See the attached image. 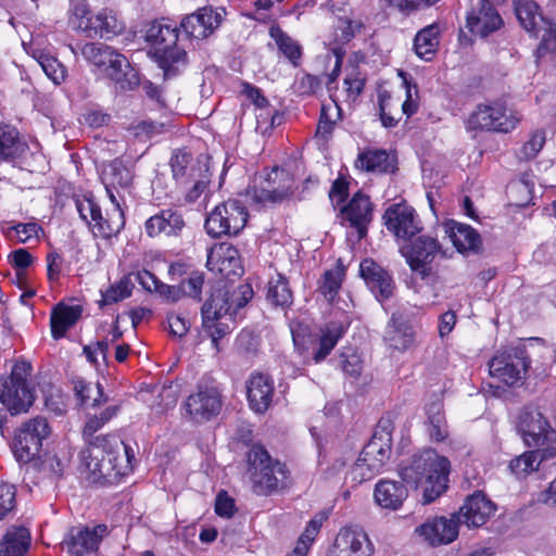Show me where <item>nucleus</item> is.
Listing matches in <instances>:
<instances>
[{
    "instance_id": "8fccbe9b",
    "label": "nucleus",
    "mask_w": 556,
    "mask_h": 556,
    "mask_svg": "<svg viewBox=\"0 0 556 556\" xmlns=\"http://www.w3.org/2000/svg\"><path fill=\"white\" fill-rule=\"evenodd\" d=\"M192 161L191 154L187 152H177L173 155L170 159V167L173 172V177L177 181L184 182L185 179L188 178H195L197 173H200L202 170V167L199 165L198 167L191 166L189 168V165Z\"/></svg>"
},
{
    "instance_id": "09e8293b",
    "label": "nucleus",
    "mask_w": 556,
    "mask_h": 556,
    "mask_svg": "<svg viewBox=\"0 0 556 556\" xmlns=\"http://www.w3.org/2000/svg\"><path fill=\"white\" fill-rule=\"evenodd\" d=\"M205 273L191 270L188 276L179 282L181 298H189L195 303L202 302V292L205 285Z\"/></svg>"
},
{
    "instance_id": "4468645a",
    "label": "nucleus",
    "mask_w": 556,
    "mask_h": 556,
    "mask_svg": "<svg viewBox=\"0 0 556 556\" xmlns=\"http://www.w3.org/2000/svg\"><path fill=\"white\" fill-rule=\"evenodd\" d=\"M519 122L516 113L509 111L501 104L479 105L468 118L470 129L492 130L508 132L513 130Z\"/></svg>"
},
{
    "instance_id": "6ab92c4d",
    "label": "nucleus",
    "mask_w": 556,
    "mask_h": 556,
    "mask_svg": "<svg viewBox=\"0 0 556 556\" xmlns=\"http://www.w3.org/2000/svg\"><path fill=\"white\" fill-rule=\"evenodd\" d=\"M497 5L491 0H479L478 4L467 14L466 26L469 31L481 38H486L498 30L504 22L496 9Z\"/></svg>"
},
{
    "instance_id": "7c9ffc66",
    "label": "nucleus",
    "mask_w": 556,
    "mask_h": 556,
    "mask_svg": "<svg viewBox=\"0 0 556 556\" xmlns=\"http://www.w3.org/2000/svg\"><path fill=\"white\" fill-rule=\"evenodd\" d=\"M408 496L406 485L401 481L380 480L374 491L377 505L384 509L397 510Z\"/></svg>"
},
{
    "instance_id": "69168bd1",
    "label": "nucleus",
    "mask_w": 556,
    "mask_h": 556,
    "mask_svg": "<svg viewBox=\"0 0 556 556\" xmlns=\"http://www.w3.org/2000/svg\"><path fill=\"white\" fill-rule=\"evenodd\" d=\"M317 534V531L306 526L304 532L298 540L296 546L288 556H305Z\"/></svg>"
},
{
    "instance_id": "58836bf2",
    "label": "nucleus",
    "mask_w": 556,
    "mask_h": 556,
    "mask_svg": "<svg viewBox=\"0 0 556 556\" xmlns=\"http://www.w3.org/2000/svg\"><path fill=\"white\" fill-rule=\"evenodd\" d=\"M440 43V27L437 23L420 29L414 38L416 54L426 61H430L435 54Z\"/></svg>"
},
{
    "instance_id": "bb28decb",
    "label": "nucleus",
    "mask_w": 556,
    "mask_h": 556,
    "mask_svg": "<svg viewBox=\"0 0 556 556\" xmlns=\"http://www.w3.org/2000/svg\"><path fill=\"white\" fill-rule=\"evenodd\" d=\"M186 223L182 214L176 208H163L146 220L144 229L149 237L154 238L160 235L167 237L180 236Z\"/></svg>"
},
{
    "instance_id": "37998d69",
    "label": "nucleus",
    "mask_w": 556,
    "mask_h": 556,
    "mask_svg": "<svg viewBox=\"0 0 556 556\" xmlns=\"http://www.w3.org/2000/svg\"><path fill=\"white\" fill-rule=\"evenodd\" d=\"M101 17V11L93 15L86 5H77L70 23L73 28L80 30L87 38H96L100 37Z\"/></svg>"
},
{
    "instance_id": "c9c22d12",
    "label": "nucleus",
    "mask_w": 556,
    "mask_h": 556,
    "mask_svg": "<svg viewBox=\"0 0 556 556\" xmlns=\"http://www.w3.org/2000/svg\"><path fill=\"white\" fill-rule=\"evenodd\" d=\"M455 248L460 251L477 252L481 247V237L471 226L452 220L447 230Z\"/></svg>"
},
{
    "instance_id": "6e6552de",
    "label": "nucleus",
    "mask_w": 556,
    "mask_h": 556,
    "mask_svg": "<svg viewBox=\"0 0 556 556\" xmlns=\"http://www.w3.org/2000/svg\"><path fill=\"white\" fill-rule=\"evenodd\" d=\"M529 369L531 358L521 345L508 348L489 362L490 375L509 387L525 379Z\"/></svg>"
},
{
    "instance_id": "f8f14e48",
    "label": "nucleus",
    "mask_w": 556,
    "mask_h": 556,
    "mask_svg": "<svg viewBox=\"0 0 556 556\" xmlns=\"http://www.w3.org/2000/svg\"><path fill=\"white\" fill-rule=\"evenodd\" d=\"M383 225L397 239L408 241L422 230L415 208L405 202L388 206L382 215Z\"/></svg>"
},
{
    "instance_id": "0eeeda50",
    "label": "nucleus",
    "mask_w": 556,
    "mask_h": 556,
    "mask_svg": "<svg viewBox=\"0 0 556 556\" xmlns=\"http://www.w3.org/2000/svg\"><path fill=\"white\" fill-rule=\"evenodd\" d=\"M248 218L249 213L243 203L229 199L208 213L204 228L212 238L237 236L245 227Z\"/></svg>"
},
{
    "instance_id": "9b49d317",
    "label": "nucleus",
    "mask_w": 556,
    "mask_h": 556,
    "mask_svg": "<svg viewBox=\"0 0 556 556\" xmlns=\"http://www.w3.org/2000/svg\"><path fill=\"white\" fill-rule=\"evenodd\" d=\"M517 431L528 447H539L548 442H556V432L543 414L535 408L526 407L520 412Z\"/></svg>"
},
{
    "instance_id": "2eb2a0df",
    "label": "nucleus",
    "mask_w": 556,
    "mask_h": 556,
    "mask_svg": "<svg viewBox=\"0 0 556 556\" xmlns=\"http://www.w3.org/2000/svg\"><path fill=\"white\" fill-rule=\"evenodd\" d=\"M374 545L359 526H346L339 530L327 556H371Z\"/></svg>"
},
{
    "instance_id": "a211bd4d",
    "label": "nucleus",
    "mask_w": 556,
    "mask_h": 556,
    "mask_svg": "<svg viewBox=\"0 0 556 556\" xmlns=\"http://www.w3.org/2000/svg\"><path fill=\"white\" fill-rule=\"evenodd\" d=\"M496 510L495 504L481 491L466 497L458 513L454 514L457 523L468 528H479L488 522Z\"/></svg>"
},
{
    "instance_id": "a19ab883",
    "label": "nucleus",
    "mask_w": 556,
    "mask_h": 556,
    "mask_svg": "<svg viewBox=\"0 0 556 556\" xmlns=\"http://www.w3.org/2000/svg\"><path fill=\"white\" fill-rule=\"evenodd\" d=\"M132 172L119 159L110 162L102 173V182L111 189L127 190L132 184Z\"/></svg>"
},
{
    "instance_id": "72a5a7b5",
    "label": "nucleus",
    "mask_w": 556,
    "mask_h": 556,
    "mask_svg": "<svg viewBox=\"0 0 556 556\" xmlns=\"http://www.w3.org/2000/svg\"><path fill=\"white\" fill-rule=\"evenodd\" d=\"M29 545V530L23 526H12L0 542V556H24Z\"/></svg>"
},
{
    "instance_id": "7ed1b4c3",
    "label": "nucleus",
    "mask_w": 556,
    "mask_h": 556,
    "mask_svg": "<svg viewBox=\"0 0 556 556\" xmlns=\"http://www.w3.org/2000/svg\"><path fill=\"white\" fill-rule=\"evenodd\" d=\"M248 475L257 495H271L289 484L287 466L274 459L262 445H253L248 452Z\"/></svg>"
},
{
    "instance_id": "864d4df0",
    "label": "nucleus",
    "mask_w": 556,
    "mask_h": 556,
    "mask_svg": "<svg viewBox=\"0 0 556 556\" xmlns=\"http://www.w3.org/2000/svg\"><path fill=\"white\" fill-rule=\"evenodd\" d=\"M509 470L517 478H522L539 469V463L533 451L525 452L509 463Z\"/></svg>"
},
{
    "instance_id": "f3484780",
    "label": "nucleus",
    "mask_w": 556,
    "mask_h": 556,
    "mask_svg": "<svg viewBox=\"0 0 556 556\" xmlns=\"http://www.w3.org/2000/svg\"><path fill=\"white\" fill-rule=\"evenodd\" d=\"M225 15L224 8H200L197 12L182 18L180 28L191 39H205L220 26Z\"/></svg>"
},
{
    "instance_id": "c85d7f7f",
    "label": "nucleus",
    "mask_w": 556,
    "mask_h": 556,
    "mask_svg": "<svg viewBox=\"0 0 556 556\" xmlns=\"http://www.w3.org/2000/svg\"><path fill=\"white\" fill-rule=\"evenodd\" d=\"M210 269H216L227 279L239 277L243 273L239 251L231 244L222 243L207 257Z\"/></svg>"
},
{
    "instance_id": "4c0bfd02",
    "label": "nucleus",
    "mask_w": 556,
    "mask_h": 556,
    "mask_svg": "<svg viewBox=\"0 0 556 556\" xmlns=\"http://www.w3.org/2000/svg\"><path fill=\"white\" fill-rule=\"evenodd\" d=\"M356 168L372 173L392 172L394 159L384 150H366L358 154Z\"/></svg>"
},
{
    "instance_id": "a878e982",
    "label": "nucleus",
    "mask_w": 556,
    "mask_h": 556,
    "mask_svg": "<svg viewBox=\"0 0 556 556\" xmlns=\"http://www.w3.org/2000/svg\"><path fill=\"white\" fill-rule=\"evenodd\" d=\"M274 396V381L263 372H253L247 381L249 406L257 414H264L270 406Z\"/></svg>"
},
{
    "instance_id": "e433bc0d",
    "label": "nucleus",
    "mask_w": 556,
    "mask_h": 556,
    "mask_svg": "<svg viewBox=\"0 0 556 556\" xmlns=\"http://www.w3.org/2000/svg\"><path fill=\"white\" fill-rule=\"evenodd\" d=\"M106 193L109 195L110 201L113 204V210L111 213H106V224H101L99 227V237L104 239L111 238L112 236H116L125 226V217L124 212L121 207V203L117 199L119 194V189L110 188L109 186H104Z\"/></svg>"
},
{
    "instance_id": "c756f323",
    "label": "nucleus",
    "mask_w": 556,
    "mask_h": 556,
    "mask_svg": "<svg viewBox=\"0 0 556 556\" xmlns=\"http://www.w3.org/2000/svg\"><path fill=\"white\" fill-rule=\"evenodd\" d=\"M28 149V143L14 126L0 123V164L16 162Z\"/></svg>"
},
{
    "instance_id": "412c9836",
    "label": "nucleus",
    "mask_w": 556,
    "mask_h": 556,
    "mask_svg": "<svg viewBox=\"0 0 556 556\" xmlns=\"http://www.w3.org/2000/svg\"><path fill=\"white\" fill-rule=\"evenodd\" d=\"M106 533L105 525H98L93 528L74 527L67 533L62 545L71 555L84 556L96 551Z\"/></svg>"
},
{
    "instance_id": "49530a36",
    "label": "nucleus",
    "mask_w": 556,
    "mask_h": 556,
    "mask_svg": "<svg viewBox=\"0 0 556 556\" xmlns=\"http://www.w3.org/2000/svg\"><path fill=\"white\" fill-rule=\"evenodd\" d=\"M270 35L275 39L278 49L294 65H299L302 58V48L298 41L292 39L279 27H271Z\"/></svg>"
},
{
    "instance_id": "f257e3e1",
    "label": "nucleus",
    "mask_w": 556,
    "mask_h": 556,
    "mask_svg": "<svg viewBox=\"0 0 556 556\" xmlns=\"http://www.w3.org/2000/svg\"><path fill=\"white\" fill-rule=\"evenodd\" d=\"M450 471L448 458L431 447L414 453L399 465V475L403 482L415 489H424V504H430L445 493Z\"/></svg>"
},
{
    "instance_id": "ea45409f",
    "label": "nucleus",
    "mask_w": 556,
    "mask_h": 556,
    "mask_svg": "<svg viewBox=\"0 0 556 556\" xmlns=\"http://www.w3.org/2000/svg\"><path fill=\"white\" fill-rule=\"evenodd\" d=\"M427 432L433 442H443L448 437V428L441 402H432L426 408Z\"/></svg>"
},
{
    "instance_id": "2f4dec72",
    "label": "nucleus",
    "mask_w": 556,
    "mask_h": 556,
    "mask_svg": "<svg viewBox=\"0 0 556 556\" xmlns=\"http://www.w3.org/2000/svg\"><path fill=\"white\" fill-rule=\"evenodd\" d=\"M83 308L79 305H66L59 303L50 317L51 334L53 339L63 338L66 331L81 317Z\"/></svg>"
},
{
    "instance_id": "5fc2aeb1",
    "label": "nucleus",
    "mask_w": 556,
    "mask_h": 556,
    "mask_svg": "<svg viewBox=\"0 0 556 556\" xmlns=\"http://www.w3.org/2000/svg\"><path fill=\"white\" fill-rule=\"evenodd\" d=\"M541 30H543L542 39L534 52L536 61L546 53L556 50V22L545 18V23L541 25Z\"/></svg>"
},
{
    "instance_id": "338daca9",
    "label": "nucleus",
    "mask_w": 556,
    "mask_h": 556,
    "mask_svg": "<svg viewBox=\"0 0 556 556\" xmlns=\"http://www.w3.org/2000/svg\"><path fill=\"white\" fill-rule=\"evenodd\" d=\"M40 229L41 228L37 223H17L10 228L11 231L15 232L18 241L22 243L37 237Z\"/></svg>"
},
{
    "instance_id": "b1692460",
    "label": "nucleus",
    "mask_w": 556,
    "mask_h": 556,
    "mask_svg": "<svg viewBox=\"0 0 556 556\" xmlns=\"http://www.w3.org/2000/svg\"><path fill=\"white\" fill-rule=\"evenodd\" d=\"M94 444L103 447L110 458H115L114 467L119 480L132 471L136 457L134 448L116 435H99L94 438Z\"/></svg>"
},
{
    "instance_id": "de8ad7c7",
    "label": "nucleus",
    "mask_w": 556,
    "mask_h": 556,
    "mask_svg": "<svg viewBox=\"0 0 556 556\" xmlns=\"http://www.w3.org/2000/svg\"><path fill=\"white\" fill-rule=\"evenodd\" d=\"M76 207L79 216L88 225L92 224V231L96 236H99V227L101 224H106V217H103L101 207L92 200L85 198L76 201Z\"/></svg>"
},
{
    "instance_id": "6e6d98bb",
    "label": "nucleus",
    "mask_w": 556,
    "mask_h": 556,
    "mask_svg": "<svg viewBox=\"0 0 556 556\" xmlns=\"http://www.w3.org/2000/svg\"><path fill=\"white\" fill-rule=\"evenodd\" d=\"M38 63L47 77L55 85H60L64 81L66 77V68L58 59L49 54H41L38 59Z\"/></svg>"
},
{
    "instance_id": "3c124183",
    "label": "nucleus",
    "mask_w": 556,
    "mask_h": 556,
    "mask_svg": "<svg viewBox=\"0 0 556 556\" xmlns=\"http://www.w3.org/2000/svg\"><path fill=\"white\" fill-rule=\"evenodd\" d=\"M343 270L340 268L328 269L319 281V291L329 300L337 296L343 280Z\"/></svg>"
},
{
    "instance_id": "603ef678",
    "label": "nucleus",
    "mask_w": 556,
    "mask_h": 556,
    "mask_svg": "<svg viewBox=\"0 0 556 556\" xmlns=\"http://www.w3.org/2000/svg\"><path fill=\"white\" fill-rule=\"evenodd\" d=\"M74 391L76 397L79 400L81 405H88L89 400H91L92 393H97V396L92 399L91 406H98L103 401V389L100 383L92 386L91 383L86 382L83 379L74 380Z\"/></svg>"
},
{
    "instance_id": "e2e57ef3",
    "label": "nucleus",
    "mask_w": 556,
    "mask_h": 556,
    "mask_svg": "<svg viewBox=\"0 0 556 556\" xmlns=\"http://www.w3.org/2000/svg\"><path fill=\"white\" fill-rule=\"evenodd\" d=\"M545 143V132L536 130L531 138L523 144L522 152L526 159H533L543 148Z\"/></svg>"
},
{
    "instance_id": "0e129e2a",
    "label": "nucleus",
    "mask_w": 556,
    "mask_h": 556,
    "mask_svg": "<svg viewBox=\"0 0 556 556\" xmlns=\"http://www.w3.org/2000/svg\"><path fill=\"white\" fill-rule=\"evenodd\" d=\"M258 345V337L250 330H242L237 338L238 349L247 354H254Z\"/></svg>"
},
{
    "instance_id": "5701e85b",
    "label": "nucleus",
    "mask_w": 556,
    "mask_h": 556,
    "mask_svg": "<svg viewBox=\"0 0 556 556\" xmlns=\"http://www.w3.org/2000/svg\"><path fill=\"white\" fill-rule=\"evenodd\" d=\"M359 273L366 286L379 302L390 299L395 283L388 270L370 258H365L359 265Z\"/></svg>"
},
{
    "instance_id": "473e14b6",
    "label": "nucleus",
    "mask_w": 556,
    "mask_h": 556,
    "mask_svg": "<svg viewBox=\"0 0 556 556\" xmlns=\"http://www.w3.org/2000/svg\"><path fill=\"white\" fill-rule=\"evenodd\" d=\"M514 10L522 28L533 37H539L545 17L540 12L536 2L533 0H514Z\"/></svg>"
},
{
    "instance_id": "dca6fc26",
    "label": "nucleus",
    "mask_w": 556,
    "mask_h": 556,
    "mask_svg": "<svg viewBox=\"0 0 556 556\" xmlns=\"http://www.w3.org/2000/svg\"><path fill=\"white\" fill-rule=\"evenodd\" d=\"M372 211L374 205L369 197L361 191L356 192L340 210L343 225L353 229L357 242L368 233V227L372 222Z\"/></svg>"
},
{
    "instance_id": "052dcab7",
    "label": "nucleus",
    "mask_w": 556,
    "mask_h": 556,
    "mask_svg": "<svg viewBox=\"0 0 556 556\" xmlns=\"http://www.w3.org/2000/svg\"><path fill=\"white\" fill-rule=\"evenodd\" d=\"M16 491L14 485L0 483V520L4 519L15 507Z\"/></svg>"
},
{
    "instance_id": "ddd939ff",
    "label": "nucleus",
    "mask_w": 556,
    "mask_h": 556,
    "mask_svg": "<svg viewBox=\"0 0 556 556\" xmlns=\"http://www.w3.org/2000/svg\"><path fill=\"white\" fill-rule=\"evenodd\" d=\"M90 447L83 450L79 454L81 471L89 472L93 482L114 484L119 481L114 467L115 458H110L103 447L94 444V439L89 442Z\"/></svg>"
},
{
    "instance_id": "a18cd8bd",
    "label": "nucleus",
    "mask_w": 556,
    "mask_h": 556,
    "mask_svg": "<svg viewBox=\"0 0 556 556\" xmlns=\"http://www.w3.org/2000/svg\"><path fill=\"white\" fill-rule=\"evenodd\" d=\"M117 51L110 46L88 42L80 48L83 58L101 72Z\"/></svg>"
},
{
    "instance_id": "680f3d73",
    "label": "nucleus",
    "mask_w": 556,
    "mask_h": 556,
    "mask_svg": "<svg viewBox=\"0 0 556 556\" xmlns=\"http://www.w3.org/2000/svg\"><path fill=\"white\" fill-rule=\"evenodd\" d=\"M101 24H100V38L110 39L121 33L122 25L118 23L115 15L106 10L101 11Z\"/></svg>"
},
{
    "instance_id": "4be33fe9",
    "label": "nucleus",
    "mask_w": 556,
    "mask_h": 556,
    "mask_svg": "<svg viewBox=\"0 0 556 556\" xmlns=\"http://www.w3.org/2000/svg\"><path fill=\"white\" fill-rule=\"evenodd\" d=\"M223 406L222 394L216 387L199 384L198 391L189 395L186 407L193 418L211 419L219 414Z\"/></svg>"
},
{
    "instance_id": "393cba45",
    "label": "nucleus",
    "mask_w": 556,
    "mask_h": 556,
    "mask_svg": "<svg viewBox=\"0 0 556 556\" xmlns=\"http://www.w3.org/2000/svg\"><path fill=\"white\" fill-rule=\"evenodd\" d=\"M425 541L432 546L445 545L452 543L458 535V523L454 517L444 516L428 519L425 523L416 528Z\"/></svg>"
},
{
    "instance_id": "1a4fd4ad",
    "label": "nucleus",
    "mask_w": 556,
    "mask_h": 556,
    "mask_svg": "<svg viewBox=\"0 0 556 556\" xmlns=\"http://www.w3.org/2000/svg\"><path fill=\"white\" fill-rule=\"evenodd\" d=\"M408 241L400 248V252L409 268L421 279H427L432 274L433 261L438 256L444 257L445 252L439 240L429 235H420Z\"/></svg>"
},
{
    "instance_id": "cd10ccee",
    "label": "nucleus",
    "mask_w": 556,
    "mask_h": 556,
    "mask_svg": "<svg viewBox=\"0 0 556 556\" xmlns=\"http://www.w3.org/2000/svg\"><path fill=\"white\" fill-rule=\"evenodd\" d=\"M102 73L122 91L134 90L140 86L139 73L119 52L109 61Z\"/></svg>"
},
{
    "instance_id": "39448f33",
    "label": "nucleus",
    "mask_w": 556,
    "mask_h": 556,
    "mask_svg": "<svg viewBox=\"0 0 556 556\" xmlns=\"http://www.w3.org/2000/svg\"><path fill=\"white\" fill-rule=\"evenodd\" d=\"M51 434V427L46 417L36 416L15 428L10 441V448L16 462L26 465L35 462L42 450V443Z\"/></svg>"
},
{
    "instance_id": "423d86ee",
    "label": "nucleus",
    "mask_w": 556,
    "mask_h": 556,
    "mask_svg": "<svg viewBox=\"0 0 556 556\" xmlns=\"http://www.w3.org/2000/svg\"><path fill=\"white\" fill-rule=\"evenodd\" d=\"M391 443L392 435L389 430H376L350 472L352 480L362 483L378 475L390 459Z\"/></svg>"
},
{
    "instance_id": "c03bdc74",
    "label": "nucleus",
    "mask_w": 556,
    "mask_h": 556,
    "mask_svg": "<svg viewBox=\"0 0 556 556\" xmlns=\"http://www.w3.org/2000/svg\"><path fill=\"white\" fill-rule=\"evenodd\" d=\"M345 330L346 327L341 321H330L320 329L319 348L314 354V361L316 363L324 361L330 354L338 341L345 333Z\"/></svg>"
},
{
    "instance_id": "bf43d9fd",
    "label": "nucleus",
    "mask_w": 556,
    "mask_h": 556,
    "mask_svg": "<svg viewBox=\"0 0 556 556\" xmlns=\"http://www.w3.org/2000/svg\"><path fill=\"white\" fill-rule=\"evenodd\" d=\"M187 181H192L193 184L187 191L185 199L188 203H193L200 198V195L205 191L207 185L210 184L208 169L205 168L204 170L197 173L195 178H188L186 182Z\"/></svg>"
},
{
    "instance_id": "f03ea898",
    "label": "nucleus",
    "mask_w": 556,
    "mask_h": 556,
    "mask_svg": "<svg viewBox=\"0 0 556 556\" xmlns=\"http://www.w3.org/2000/svg\"><path fill=\"white\" fill-rule=\"evenodd\" d=\"M150 46L148 55L163 71L165 79L177 76L188 64L185 49L178 47V28L164 20L152 22L144 35Z\"/></svg>"
},
{
    "instance_id": "13d9d810",
    "label": "nucleus",
    "mask_w": 556,
    "mask_h": 556,
    "mask_svg": "<svg viewBox=\"0 0 556 556\" xmlns=\"http://www.w3.org/2000/svg\"><path fill=\"white\" fill-rule=\"evenodd\" d=\"M362 23L352 21L350 18H339L334 27V39L338 43L344 45L349 42L354 36L356 30H359Z\"/></svg>"
},
{
    "instance_id": "f704fd0d",
    "label": "nucleus",
    "mask_w": 556,
    "mask_h": 556,
    "mask_svg": "<svg viewBox=\"0 0 556 556\" xmlns=\"http://www.w3.org/2000/svg\"><path fill=\"white\" fill-rule=\"evenodd\" d=\"M231 314V303L228 291L223 288L211 289L208 298L201 306V317L204 321L222 319Z\"/></svg>"
},
{
    "instance_id": "20e7f679",
    "label": "nucleus",
    "mask_w": 556,
    "mask_h": 556,
    "mask_svg": "<svg viewBox=\"0 0 556 556\" xmlns=\"http://www.w3.org/2000/svg\"><path fill=\"white\" fill-rule=\"evenodd\" d=\"M31 370L29 362L17 361L8 377H0V402L12 416L27 413L35 402Z\"/></svg>"
},
{
    "instance_id": "79ce46f5",
    "label": "nucleus",
    "mask_w": 556,
    "mask_h": 556,
    "mask_svg": "<svg viewBox=\"0 0 556 556\" xmlns=\"http://www.w3.org/2000/svg\"><path fill=\"white\" fill-rule=\"evenodd\" d=\"M266 299L271 305L282 308H287L293 303V293L286 276L277 273L270 277Z\"/></svg>"
},
{
    "instance_id": "774afa93",
    "label": "nucleus",
    "mask_w": 556,
    "mask_h": 556,
    "mask_svg": "<svg viewBox=\"0 0 556 556\" xmlns=\"http://www.w3.org/2000/svg\"><path fill=\"white\" fill-rule=\"evenodd\" d=\"M202 326L208 332L215 345H217L218 340L230 332L228 324L223 323L222 319H213L211 323L202 319Z\"/></svg>"
},
{
    "instance_id": "4d7b16f0",
    "label": "nucleus",
    "mask_w": 556,
    "mask_h": 556,
    "mask_svg": "<svg viewBox=\"0 0 556 556\" xmlns=\"http://www.w3.org/2000/svg\"><path fill=\"white\" fill-rule=\"evenodd\" d=\"M131 294V283L123 278L117 283L111 286L102 293V305H110L128 298Z\"/></svg>"
},
{
    "instance_id": "aec40b11",
    "label": "nucleus",
    "mask_w": 556,
    "mask_h": 556,
    "mask_svg": "<svg viewBox=\"0 0 556 556\" xmlns=\"http://www.w3.org/2000/svg\"><path fill=\"white\" fill-rule=\"evenodd\" d=\"M266 184V187L254 189V199L260 203H281L293 194V177L285 169L274 168L268 174Z\"/></svg>"
},
{
    "instance_id": "9d476101",
    "label": "nucleus",
    "mask_w": 556,
    "mask_h": 556,
    "mask_svg": "<svg viewBox=\"0 0 556 556\" xmlns=\"http://www.w3.org/2000/svg\"><path fill=\"white\" fill-rule=\"evenodd\" d=\"M382 341L391 352L404 354L418 346V331L415 320L404 312L392 313L388 320Z\"/></svg>"
}]
</instances>
